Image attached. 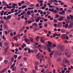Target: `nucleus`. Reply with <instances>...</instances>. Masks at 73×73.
I'll return each instance as SVG.
<instances>
[{
    "instance_id": "nucleus-1",
    "label": "nucleus",
    "mask_w": 73,
    "mask_h": 73,
    "mask_svg": "<svg viewBox=\"0 0 73 73\" xmlns=\"http://www.w3.org/2000/svg\"><path fill=\"white\" fill-rule=\"evenodd\" d=\"M49 11L51 12H54V13H56L57 12V10L55 9L54 11V9H52L51 8H50L49 9Z\"/></svg>"
},
{
    "instance_id": "nucleus-2",
    "label": "nucleus",
    "mask_w": 73,
    "mask_h": 73,
    "mask_svg": "<svg viewBox=\"0 0 73 73\" xmlns=\"http://www.w3.org/2000/svg\"><path fill=\"white\" fill-rule=\"evenodd\" d=\"M41 19H42V17H37L36 19H35V21L36 23H38V21H40V20H41Z\"/></svg>"
},
{
    "instance_id": "nucleus-3",
    "label": "nucleus",
    "mask_w": 73,
    "mask_h": 73,
    "mask_svg": "<svg viewBox=\"0 0 73 73\" xmlns=\"http://www.w3.org/2000/svg\"><path fill=\"white\" fill-rule=\"evenodd\" d=\"M36 58L38 60H40L41 58V55H40V53H38L36 56Z\"/></svg>"
},
{
    "instance_id": "nucleus-4",
    "label": "nucleus",
    "mask_w": 73,
    "mask_h": 73,
    "mask_svg": "<svg viewBox=\"0 0 73 73\" xmlns=\"http://www.w3.org/2000/svg\"><path fill=\"white\" fill-rule=\"evenodd\" d=\"M63 60L64 62H66V63H67L68 64V65H69V62L68 60H67V59H66V58H64Z\"/></svg>"
},
{
    "instance_id": "nucleus-5",
    "label": "nucleus",
    "mask_w": 73,
    "mask_h": 73,
    "mask_svg": "<svg viewBox=\"0 0 73 73\" xmlns=\"http://www.w3.org/2000/svg\"><path fill=\"white\" fill-rule=\"evenodd\" d=\"M64 19V17L62 16L58 19L57 20L59 21H62Z\"/></svg>"
},
{
    "instance_id": "nucleus-6",
    "label": "nucleus",
    "mask_w": 73,
    "mask_h": 73,
    "mask_svg": "<svg viewBox=\"0 0 73 73\" xmlns=\"http://www.w3.org/2000/svg\"><path fill=\"white\" fill-rule=\"evenodd\" d=\"M61 38L62 39H64V38H65V37H66V34H62L61 35Z\"/></svg>"
},
{
    "instance_id": "nucleus-7",
    "label": "nucleus",
    "mask_w": 73,
    "mask_h": 73,
    "mask_svg": "<svg viewBox=\"0 0 73 73\" xmlns=\"http://www.w3.org/2000/svg\"><path fill=\"white\" fill-rule=\"evenodd\" d=\"M60 49L61 51H64V49H65V47L63 45L61 46V47Z\"/></svg>"
},
{
    "instance_id": "nucleus-8",
    "label": "nucleus",
    "mask_w": 73,
    "mask_h": 73,
    "mask_svg": "<svg viewBox=\"0 0 73 73\" xmlns=\"http://www.w3.org/2000/svg\"><path fill=\"white\" fill-rule=\"evenodd\" d=\"M45 40L43 39V38L41 37L40 38V42H41V43H44L45 44Z\"/></svg>"
},
{
    "instance_id": "nucleus-9",
    "label": "nucleus",
    "mask_w": 73,
    "mask_h": 73,
    "mask_svg": "<svg viewBox=\"0 0 73 73\" xmlns=\"http://www.w3.org/2000/svg\"><path fill=\"white\" fill-rule=\"evenodd\" d=\"M56 53L58 56H61V52L60 50H57L56 51Z\"/></svg>"
},
{
    "instance_id": "nucleus-10",
    "label": "nucleus",
    "mask_w": 73,
    "mask_h": 73,
    "mask_svg": "<svg viewBox=\"0 0 73 73\" xmlns=\"http://www.w3.org/2000/svg\"><path fill=\"white\" fill-rule=\"evenodd\" d=\"M73 23H71L68 26V29H70L73 27Z\"/></svg>"
},
{
    "instance_id": "nucleus-11",
    "label": "nucleus",
    "mask_w": 73,
    "mask_h": 73,
    "mask_svg": "<svg viewBox=\"0 0 73 73\" xmlns=\"http://www.w3.org/2000/svg\"><path fill=\"white\" fill-rule=\"evenodd\" d=\"M16 62V60H15L14 61V63L13 64H12L11 65V66L10 68L11 69H12V68H13V66H14V65H15V62Z\"/></svg>"
},
{
    "instance_id": "nucleus-12",
    "label": "nucleus",
    "mask_w": 73,
    "mask_h": 73,
    "mask_svg": "<svg viewBox=\"0 0 73 73\" xmlns=\"http://www.w3.org/2000/svg\"><path fill=\"white\" fill-rule=\"evenodd\" d=\"M62 25V23L61 22H60L58 23L57 26L58 27H61Z\"/></svg>"
},
{
    "instance_id": "nucleus-13",
    "label": "nucleus",
    "mask_w": 73,
    "mask_h": 73,
    "mask_svg": "<svg viewBox=\"0 0 73 73\" xmlns=\"http://www.w3.org/2000/svg\"><path fill=\"white\" fill-rule=\"evenodd\" d=\"M15 46L17 47H18L19 46H20L21 45L20 43H15Z\"/></svg>"
},
{
    "instance_id": "nucleus-14",
    "label": "nucleus",
    "mask_w": 73,
    "mask_h": 73,
    "mask_svg": "<svg viewBox=\"0 0 73 73\" xmlns=\"http://www.w3.org/2000/svg\"><path fill=\"white\" fill-rule=\"evenodd\" d=\"M59 15H64V14H65V11H64V10H63L62 12L59 13Z\"/></svg>"
},
{
    "instance_id": "nucleus-15",
    "label": "nucleus",
    "mask_w": 73,
    "mask_h": 73,
    "mask_svg": "<svg viewBox=\"0 0 73 73\" xmlns=\"http://www.w3.org/2000/svg\"><path fill=\"white\" fill-rule=\"evenodd\" d=\"M11 18V15H9L7 17L6 19V20H9Z\"/></svg>"
},
{
    "instance_id": "nucleus-16",
    "label": "nucleus",
    "mask_w": 73,
    "mask_h": 73,
    "mask_svg": "<svg viewBox=\"0 0 73 73\" xmlns=\"http://www.w3.org/2000/svg\"><path fill=\"white\" fill-rule=\"evenodd\" d=\"M68 24H66L65 25H63V27L67 29L68 28Z\"/></svg>"
},
{
    "instance_id": "nucleus-17",
    "label": "nucleus",
    "mask_w": 73,
    "mask_h": 73,
    "mask_svg": "<svg viewBox=\"0 0 73 73\" xmlns=\"http://www.w3.org/2000/svg\"><path fill=\"white\" fill-rule=\"evenodd\" d=\"M56 61H57V62H61V58L60 57L57 58L56 60Z\"/></svg>"
},
{
    "instance_id": "nucleus-18",
    "label": "nucleus",
    "mask_w": 73,
    "mask_h": 73,
    "mask_svg": "<svg viewBox=\"0 0 73 73\" xmlns=\"http://www.w3.org/2000/svg\"><path fill=\"white\" fill-rule=\"evenodd\" d=\"M61 46V44H59L57 47V49H60Z\"/></svg>"
},
{
    "instance_id": "nucleus-19",
    "label": "nucleus",
    "mask_w": 73,
    "mask_h": 73,
    "mask_svg": "<svg viewBox=\"0 0 73 73\" xmlns=\"http://www.w3.org/2000/svg\"><path fill=\"white\" fill-rule=\"evenodd\" d=\"M17 6V4H15L13 3V6H12V8H15V6Z\"/></svg>"
},
{
    "instance_id": "nucleus-20",
    "label": "nucleus",
    "mask_w": 73,
    "mask_h": 73,
    "mask_svg": "<svg viewBox=\"0 0 73 73\" xmlns=\"http://www.w3.org/2000/svg\"><path fill=\"white\" fill-rule=\"evenodd\" d=\"M31 11L29 10L27 12V15H31Z\"/></svg>"
},
{
    "instance_id": "nucleus-21",
    "label": "nucleus",
    "mask_w": 73,
    "mask_h": 73,
    "mask_svg": "<svg viewBox=\"0 0 73 73\" xmlns=\"http://www.w3.org/2000/svg\"><path fill=\"white\" fill-rule=\"evenodd\" d=\"M7 68H4L2 70V71L0 72L1 73H4L6 70H7Z\"/></svg>"
},
{
    "instance_id": "nucleus-22",
    "label": "nucleus",
    "mask_w": 73,
    "mask_h": 73,
    "mask_svg": "<svg viewBox=\"0 0 73 73\" xmlns=\"http://www.w3.org/2000/svg\"><path fill=\"white\" fill-rule=\"evenodd\" d=\"M42 0H40L39 1V3H40V6H42L43 5V3H42Z\"/></svg>"
},
{
    "instance_id": "nucleus-23",
    "label": "nucleus",
    "mask_w": 73,
    "mask_h": 73,
    "mask_svg": "<svg viewBox=\"0 0 73 73\" xmlns=\"http://www.w3.org/2000/svg\"><path fill=\"white\" fill-rule=\"evenodd\" d=\"M2 4H3V5H5V6H6V5L7 6V3H6V2L4 1V0H3L2 1Z\"/></svg>"
},
{
    "instance_id": "nucleus-24",
    "label": "nucleus",
    "mask_w": 73,
    "mask_h": 73,
    "mask_svg": "<svg viewBox=\"0 0 73 73\" xmlns=\"http://www.w3.org/2000/svg\"><path fill=\"white\" fill-rule=\"evenodd\" d=\"M47 60L48 61V63L49 64H50L51 63H52V61H50V58H49V57H48L47 59Z\"/></svg>"
},
{
    "instance_id": "nucleus-25",
    "label": "nucleus",
    "mask_w": 73,
    "mask_h": 73,
    "mask_svg": "<svg viewBox=\"0 0 73 73\" xmlns=\"http://www.w3.org/2000/svg\"><path fill=\"white\" fill-rule=\"evenodd\" d=\"M30 20L32 23H33V22H35V21L34 19V18L31 17Z\"/></svg>"
},
{
    "instance_id": "nucleus-26",
    "label": "nucleus",
    "mask_w": 73,
    "mask_h": 73,
    "mask_svg": "<svg viewBox=\"0 0 73 73\" xmlns=\"http://www.w3.org/2000/svg\"><path fill=\"white\" fill-rule=\"evenodd\" d=\"M34 31H39L40 29L38 27H37L36 28H35L34 29Z\"/></svg>"
},
{
    "instance_id": "nucleus-27",
    "label": "nucleus",
    "mask_w": 73,
    "mask_h": 73,
    "mask_svg": "<svg viewBox=\"0 0 73 73\" xmlns=\"http://www.w3.org/2000/svg\"><path fill=\"white\" fill-rule=\"evenodd\" d=\"M39 38H40V37H39V36H37L36 38L35 39L36 40V41H38Z\"/></svg>"
},
{
    "instance_id": "nucleus-28",
    "label": "nucleus",
    "mask_w": 73,
    "mask_h": 73,
    "mask_svg": "<svg viewBox=\"0 0 73 73\" xmlns=\"http://www.w3.org/2000/svg\"><path fill=\"white\" fill-rule=\"evenodd\" d=\"M6 6H7V8H9V9H11V8H12V6H9L8 4H7Z\"/></svg>"
},
{
    "instance_id": "nucleus-29",
    "label": "nucleus",
    "mask_w": 73,
    "mask_h": 73,
    "mask_svg": "<svg viewBox=\"0 0 73 73\" xmlns=\"http://www.w3.org/2000/svg\"><path fill=\"white\" fill-rule=\"evenodd\" d=\"M8 42H5V46H8Z\"/></svg>"
},
{
    "instance_id": "nucleus-30",
    "label": "nucleus",
    "mask_w": 73,
    "mask_h": 73,
    "mask_svg": "<svg viewBox=\"0 0 73 73\" xmlns=\"http://www.w3.org/2000/svg\"><path fill=\"white\" fill-rule=\"evenodd\" d=\"M13 71H15L16 70V68L15 66H13Z\"/></svg>"
},
{
    "instance_id": "nucleus-31",
    "label": "nucleus",
    "mask_w": 73,
    "mask_h": 73,
    "mask_svg": "<svg viewBox=\"0 0 73 73\" xmlns=\"http://www.w3.org/2000/svg\"><path fill=\"white\" fill-rule=\"evenodd\" d=\"M33 26H35V27H37V26H38V25H37V24L36 23H33Z\"/></svg>"
},
{
    "instance_id": "nucleus-32",
    "label": "nucleus",
    "mask_w": 73,
    "mask_h": 73,
    "mask_svg": "<svg viewBox=\"0 0 73 73\" xmlns=\"http://www.w3.org/2000/svg\"><path fill=\"white\" fill-rule=\"evenodd\" d=\"M13 38L15 40V41H18V40L17 39V38L16 36H14Z\"/></svg>"
},
{
    "instance_id": "nucleus-33",
    "label": "nucleus",
    "mask_w": 73,
    "mask_h": 73,
    "mask_svg": "<svg viewBox=\"0 0 73 73\" xmlns=\"http://www.w3.org/2000/svg\"><path fill=\"white\" fill-rule=\"evenodd\" d=\"M30 40H31V42H33V41H34V40L32 38H30Z\"/></svg>"
},
{
    "instance_id": "nucleus-34",
    "label": "nucleus",
    "mask_w": 73,
    "mask_h": 73,
    "mask_svg": "<svg viewBox=\"0 0 73 73\" xmlns=\"http://www.w3.org/2000/svg\"><path fill=\"white\" fill-rule=\"evenodd\" d=\"M58 71H57L58 72H60L61 70V67H58Z\"/></svg>"
},
{
    "instance_id": "nucleus-35",
    "label": "nucleus",
    "mask_w": 73,
    "mask_h": 73,
    "mask_svg": "<svg viewBox=\"0 0 73 73\" xmlns=\"http://www.w3.org/2000/svg\"><path fill=\"white\" fill-rule=\"evenodd\" d=\"M27 50L28 51L29 53L30 54L31 53V50L30 49V48H27Z\"/></svg>"
},
{
    "instance_id": "nucleus-36",
    "label": "nucleus",
    "mask_w": 73,
    "mask_h": 73,
    "mask_svg": "<svg viewBox=\"0 0 73 73\" xmlns=\"http://www.w3.org/2000/svg\"><path fill=\"white\" fill-rule=\"evenodd\" d=\"M8 60H5L4 61V63L5 64H8Z\"/></svg>"
},
{
    "instance_id": "nucleus-37",
    "label": "nucleus",
    "mask_w": 73,
    "mask_h": 73,
    "mask_svg": "<svg viewBox=\"0 0 73 73\" xmlns=\"http://www.w3.org/2000/svg\"><path fill=\"white\" fill-rule=\"evenodd\" d=\"M27 5H23L22 6V9H24L25 8H27Z\"/></svg>"
},
{
    "instance_id": "nucleus-38",
    "label": "nucleus",
    "mask_w": 73,
    "mask_h": 73,
    "mask_svg": "<svg viewBox=\"0 0 73 73\" xmlns=\"http://www.w3.org/2000/svg\"><path fill=\"white\" fill-rule=\"evenodd\" d=\"M23 60L24 61H27V58L26 57H23Z\"/></svg>"
},
{
    "instance_id": "nucleus-39",
    "label": "nucleus",
    "mask_w": 73,
    "mask_h": 73,
    "mask_svg": "<svg viewBox=\"0 0 73 73\" xmlns=\"http://www.w3.org/2000/svg\"><path fill=\"white\" fill-rule=\"evenodd\" d=\"M8 48H9L8 47H7L5 49V52H7V50H8Z\"/></svg>"
},
{
    "instance_id": "nucleus-40",
    "label": "nucleus",
    "mask_w": 73,
    "mask_h": 73,
    "mask_svg": "<svg viewBox=\"0 0 73 73\" xmlns=\"http://www.w3.org/2000/svg\"><path fill=\"white\" fill-rule=\"evenodd\" d=\"M25 4L27 5H30V3L28 1H26L25 2Z\"/></svg>"
},
{
    "instance_id": "nucleus-41",
    "label": "nucleus",
    "mask_w": 73,
    "mask_h": 73,
    "mask_svg": "<svg viewBox=\"0 0 73 73\" xmlns=\"http://www.w3.org/2000/svg\"><path fill=\"white\" fill-rule=\"evenodd\" d=\"M4 11H2L1 13V16H3L4 15Z\"/></svg>"
},
{
    "instance_id": "nucleus-42",
    "label": "nucleus",
    "mask_w": 73,
    "mask_h": 73,
    "mask_svg": "<svg viewBox=\"0 0 73 73\" xmlns=\"http://www.w3.org/2000/svg\"><path fill=\"white\" fill-rule=\"evenodd\" d=\"M48 45H50L52 44V42L50 41H48Z\"/></svg>"
},
{
    "instance_id": "nucleus-43",
    "label": "nucleus",
    "mask_w": 73,
    "mask_h": 73,
    "mask_svg": "<svg viewBox=\"0 0 73 73\" xmlns=\"http://www.w3.org/2000/svg\"><path fill=\"white\" fill-rule=\"evenodd\" d=\"M15 9H12L11 10V13H14V10H15Z\"/></svg>"
},
{
    "instance_id": "nucleus-44",
    "label": "nucleus",
    "mask_w": 73,
    "mask_h": 73,
    "mask_svg": "<svg viewBox=\"0 0 73 73\" xmlns=\"http://www.w3.org/2000/svg\"><path fill=\"white\" fill-rule=\"evenodd\" d=\"M43 31L44 32V33H48V31L46 29H44L43 30Z\"/></svg>"
},
{
    "instance_id": "nucleus-45",
    "label": "nucleus",
    "mask_w": 73,
    "mask_h": 73,
    "mask_svg": "<svg viewBox=\"0 0 73 73\" xmlns=\"http://www.w3.org/2000/svg\"><path fill=\"white\" fill-rule=\"evenodd\" d=\"M45 66V64H44L42 65H40L39 66L40 67V68H42L43 67H44Z\"/></svg>"
},
{
    "instance_id": "nucleus-46",
    "label": "nucleus",
    "mask_w": 73,
    "mask_h": 73,
    "mask_svg": "<svg viewBox=\"0 0 73 73\" xmlns=\"http://www.w3.org/2000/svg\"><path fill=\"white\" fill-rule=\"evenodd\" d=\"M25 29V26H23L22 28L21 29L22 31H24V29Z\"/></svg>"
},
{
    "instance_id": "nucleus-47",
    "label": "nucleus",
    "mask_w": 73,
    "mask_h": 73,
    "mask_svg": "<svg viewBox=\"0 0 73 73\" xmlns=\"http://www.w3.org/2000/svg\"><path fill=\"white\" fill-rule=\"evenodd\" d=\"M3 39H4V40H6V39H7V38H6L5 37V36H4V35H3Z\"/></svg>"
},
{
    "instance_id": "nucleus-48",
    "label": "nucleus",
    "mask_w": 73,
    "mask_h": 73,
    "mask_svg": "<svg viewBox=\"0 0 73 73\" xmlns=\"http://www.w3.org/2000/svg\"><path fill=\"white\" fill-rule=\"evenodd\" d=\"M53 53H54V50H52L51 51V53H50V54L53 55Z\"/></svg>"
},
{
    "instance_id": "nucleus-49",
    "label": "nucleus",
    "mask_w": 73,
    "mask_h": 73,
    "mask_svg": "<svg viewBox=\"0 0 73 73\" xmlns=\"http://www.w3.org/2000/svg\"><path fill=\"white\" fill-rule=\"evenodd\" d=\"M48 52L49 53H50L51 52V49H50V48H49L48 49Z\"/></svg>"
},
{
    "instance_id": "nucleus-50",
    "label": "nucleus",
    "mask_w": 73,
    "mask_h": 73,
    "mask_svg": "<svg viewBox=\"0 0 73 73\" xmlns=\"http://www.w3.org/2000/svg\"><path fill=\"white\" fill-rule=\"evenodd\" d=\"M34 8L33 7H32V8H31V7H28V9L29 10H31V9H33Z\"/></svg>"
},
{
    "instance_id": "nucleus-51",
    "label": "nucleus",
    "mask_w": 73,
    "mask_h": 73,
    "mask_svg": "<svg viewBox=\"0 0 73 73\" xmlns=\"http://www.w3.org/2000/svg\"><path fill=\"white\" fill-rule=\"evenodd\" d=\"M25 41H26V42H28L29 41V39H25Z\"/></svg>"
},
{
    "instance_id": "nucleus-52",
    "label": "nucleus",
    "mask_w": 73,
    "mask_h": 73,
    "mask_svg": "<svg viewBox=\"0 0 73 73\" xmlns=\"http://www.w3.org/2000/svg\"><path fill=\"white\" fill-rule=\"evenodd\" d=\"M64 43H65V44H68V43L69 42L67 40H66L64 41Z\"/></svg>"
},
{
    "instance_id": "nucleus-53",
    "label": "nucleus",
    "mask_w": 73,
    "mask_h": 73,
    "mask_svg": "<svg viewBox=\"0 0 73 73\" xmlns=\"http://www.w3.org/2000/svg\"><path fill=\"white\" fill-rule=\"evenodd\" d=\"M27 22L29 24H31V23H32L31 21H27Z\"/></svg>"
},
{
    "instance_id": "nucleus-54",
    "label": "nucleus",
    "mask_w": 73,
    "mask_h": 73,
    "mask_svg": "<svg viewBox=\"0 0 73 73\" xmlns=\"http://www.w3.org/2000/svg\"><path fill=\"white\" fill-rule=\"evenodd\" d=\"M48 65H46L44 67V69H46L48 67Z\"/></svg>"
},
{
    "instance_id": "nucleus-55",
    "label": "nucleus",
    "mask_w": 73,
    "mask_h": 73,
    "mask_svg": "<svg viewBox=\"0 0 73 73\" xmlns=\"http://www.w3.org/2000/svg\"><path fill=\"white\" fill-rule=\"evenodd\" d=\"M14 57L15 58V59H16V58H17V55H14Z\"/></svg>"
},
{
    "instance_id": "nucleus-56",
    "label": "nucleus",
    "mask_w": 73,
    "mask_h": 73,
    "mask_svg": "<svg viewBox=\"0 0 73 73\" xmlns=\"http://www.w3.org/2000/svg\"><path fill=\"white\" fill-rule=\"evenodd\" d=\"M35 69L36 70H38V67H37V66H35Z\"/></svg>"
},
{
    "instance_id": "nucleus-57",
    "label": "nucleus",
    "mask_w": 73,
    "mask_h": 73,
    "mask_svg": "<svg viewBox=\"0 0 73 73\" xmlns=\"http://www.w3.org/2000/svg\"><path fill=\"white\" fill-rule=\"evenodd\" d=\"M56 36H61V34H56Z\"/></svg>"
},
{
    "instance_id": "nucleus-58",
    "label": "nucleus",
    "mask_w": 73,
    "mask_h": 73,
    "mask_svg": "<svg viewBox=\"0 0 73 73\" xmlns=\"http://www.w3.org/2000/svg\"><path fill=\"white\" fill-rule=\"evenodd\" d=\"M52 47H51V48H55V47H56V44L55 43H54V44H53V46Z\"/></svg>"
},
{
    "instance_id": "nucleus-59",
    "label": "nucleus",
    "mask_w": 73,
    "mask_h": 73,
    "mask_svg": "<svg viewBox=\"0 0 73 73\" xmlns=\"http://www.w3.org/2000/svg\"><path fill=\"white\" fill-rule=\"evenodd\" d=\"M45 27H48V24L47 23H45L44 25Z\"/></svg>"
},
{
    "instance_id": "nucleus-60",
    "label": "nucleus",
    "mask_w": 73,
    "mask_h": 73,
    "mask_svg": "<svg viewBox=\"0 0 73 73\" xmlns=\"http://www.w3.org/2000/svg\"><path fill=\"white\" fill-rule=\"evenodd\" d=\"M71 54H68V55L67 56V58H69V57H70V56Z\"/></svg>"
},
{
    "instance_id": "nucleus-61",
    "label": "nucleus",
    "mask_w": 73,
    "mask_h": 73,
    "mask_svg": "<svg viewBox=\"0 0 73 73\" xmlns=\"http://www.w3.org/2000/svg\"><path fill=\"white\" fill-rule=\"evenodd\" d=\"M24 70L25 72H27V70H28V69H27V68H24Z\"/></svg>"
},
{
    "instance_id": "nucleus-62",
    "label": "nucleus",
    "mask_w": 73,
    "mask_h": 73,
    "mask_svg": "<svg viewBox=\"0 0 73 73\" xmlns=\"http://www.w3.org/2000/svg\"><path fill=\"white\" fill-rule=\"evenodd\" d=\"M24 13H25V11H23V12L21 13V15H23Z\"/></svg>"
},
{
    "instance_id": "nucleus-63",
    "label": "nucleus",
    "mask_w": 73,
    "mask_h": 73,
    "mask_svg": "<svg viewBox=\"0 0 73 73\" xmlns=\"http://www.w3.org/2000/svg\"><path fill=\"white\" fill-rule=\"evenodd\" d=\"M56 36V33H55V34L53 35V37H55Z\"/></svg>"
},
{
    "instance_id": "nucleus-64",
    "label": "nucleus",
    "mask_w": 73,
    "mask_h": 73,
    "mask_svg": "<svg viewBox=\"0 0 73 73\" xmlns=\"http://www.w3.org/2000/svg\"><path fill=\"white\" fill-rule=\"evenodd\" d=\"M0 22H1V24H3L4 23V21H3L1 20L0 21Z\"/></svg>"
}]
</instances>
